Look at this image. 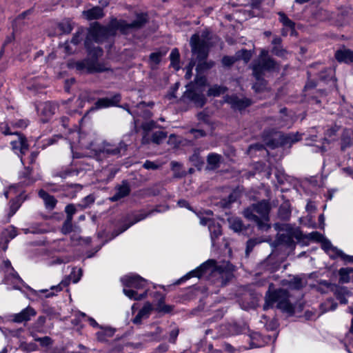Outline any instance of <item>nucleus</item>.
I'll return each mask as SVG.
<instances>
[{
    "label": "nucleus",
    "instance_id": "f257e3e1",
    "mask_svg": "<svg viewBox=\"0 0 353 353\" xmlns=\"http://www.w3.org/2000/svg\"><path fill=\"white\" fill-rule=\"evenodd\" d=\"M147 21V15L143 13L137 14V18L132 23H128L124 20L112 19L106 26H101L98 23L93 24L88 33L85 40V46L89 54L95 57H100L103 54L101 48H92L91 43L94 41L97 43L102 42L109 36L114 35L117 30L123 34H127L132 29H139L143 26Z\"/></svg>",
    "mask_w": 353,
    "mask_h": 353
},
{
    "label": "nucleus",
    "instance_id": "f03ea898",
    "mask_svg": "<svg viewBox=\"0 0 353 353\" xmlns=\"http://www.w3.org/2000/svg\"><path fill=\"white\" fill-rule=\"evenodd\" d=\"M207 274H211L212 281L218 286L225 285L233 276L230 270L222 266H216V261L213 259H209L179 279L176 284H180L191 277L200 278Z\"/></svg>",
    "mask_w": 353,
    "mask_h": 353
},
{
    "label": "nucleus",
    "instance_id": "7ed1b4c3",
    "mask_svg": "<svg viewBox=\"0 0 353 353\" xmlns=\"http://www.w3.org/2000/svg\"><path fill=\"white\" fill-rule=\"evenodd\" d=\"M276 63L272 58L268 54V51L266 50H261L258 58L255 59L252 63L253 75L258 81L254 83L252 88L256 92L263 90L265 87V83L263 79V76L265 72L270 71L274 69Z\"/></svg>",
    "mask_w": 353,
    "mask_h": 353
},
{
    "label": "nucleus",
    "instance_id": "20e7f679",
    "mask_svg": "<svg viewBox=\"0 0 353 353\" xmlns=\"http://www.w3.org/2000/svg\"><path fill=\"white\" fill-rule=\"evenodd\" d=\"M289 298L290 296L286 290L281 288L272 291L269 290L265 294L263 310H268L276 305L278 309L292 314L294 312V307L290 303Z\"/></svg>",
    "mask_w": 353,
    "mask_h": 353
},
{
    "label": "nucleus",
    "instance_id": "39448f33",
    "mask_svg": "<svg viewBox=\"0 0 353 353\" xmlns=\"http://www.w3.org/2000/svg\"><path fill=\"white\" fill-rule=\"evenodd\" d=\"M88 148L94 152L97 159H99L101 157H121L125 154L128 145L123 141L114 144L96 139L94 141H92Z\"/></svg>",
    "mask_w": 353,
    "mask_h": 353
},
{
    "label": "nucleus",
    "instance_id": "423d86ee",
    "mask_svg": "<svg viewBox=\"0 0 353 353\" xmlns=\"http://www.w3.org/2000/svg\"><path fill=\"white\" fill-rule=\"evenodd\" d=\"M121 281L124 287L123 292L126 296L130 299L139 301L143 299L147 296V290L143 293L139 294L136 290L145 289L147 285V281L137 274L125 275L121 279Z\"/></svg>",
    "mask_w": 353,
    "mask_h": 353
},
{
    "label": "nucleus",
    "instance_id": "0eeeda50",
    "mask_svg": "<svg viewBox=\"0 0 353 353\" xmlns=\"http://www.w3.org/2000/svg\"><path fill=\"white\" fill-rule=\"evenodd\" d=\"M210 40V32L208 30L202 31L200 34H194L190 38L192 52L199 61H204L208 55Z\"/></svg>",
    "mask_w": 353,
    "mask_h": 353
},
{
    "label": "nucleus",
    "instance_id": "6e6552de",
    "mask_svg": "<svg viewBox=\"0 0 353 353\" xmlns=\"http://www.w3.org/2000/svg\"><path fill=\"white\" fill-rule=\"evenodd\" d=\"M275 228L283 232L278 235L277 240L279 243L288 247L294 246V239L300 242L304 239V235L297 227H294L290 224H282L281 225L276 224Z\"/></svg>",
    "mask_w": 353,
    "mask_h": 353
},
{
    "label": "nucleus",
    "instance_id": "1a4fd4ad",
    "mask_svg": "<svg viewBox=\"0 0 353 353\" xmlns=\"http://www.w3.org/2000/svg\"><path fill=\"white\" fill-rule=\"evenodd\" d=\"M0 132L4 135L15 134L17 136L16 139L12 141L10 144L12 150L21 158V161L23 162L22 157L29 149L26 138L17 132L11 131L10 128L7 124L0 125Z\"/></svg>",
    "mask_w": 353,
    "mask_h": 353
},
{
    "label": "nucleus",
    "instance_id": "9d476101",
    "mask_svg": "<svg viewBox=\"0 0 353 353\" xmlns=\"http://www.w3.org/2000/svg\"><path fill=\"white\" fill-rule=\"evenodd\" d=\"M92 57L93 55L91 54ZM94 59H85L84 60L78 61L72 63V66L79 72H101L108 70V68L99 63L97 60L98 57L94 56Z\"/></svg>",
    "mask_w": 353,
    "mask_h": 353
},
{
    "label": "nucleus",
    "instance_id": "9b49d317",
    "mask_svg": "<svg viewBox=\"0 0 353 353\" xmlns=\"http://www.w3.org/2000/svg\"><path fill=\"white\" fill-rule=\"evenodd\" d=\"M323 288L334 291L336 299L342 304L347 303L348 299L352 296V292L347 288L336 286L327 281H321L319 283V290H322Z\"/></svg>",
    "mask_w": 353,
    "mask_h": 353
},
{
    "label": "nucleus",
    "instance_id": "f8f14e48",
    "mask_svg": "<svg viewBox=\"0 0 353 353\" xmlns=\"http://www.w3.org/2000/svg\"><path fill=\"white\" fill-rule=\"evenodd\" d=\"M224 101L230 105L234 110L241 111L252 104V100L246 97H239L236 94L226 95Z\"/></svg>",
    "mask_w": 353,
    "mask_h": 353
},
{
    "label": "nucleus",
    "instance_id": "ddd939ff",
    "mask_svg": "<svg viewBox=\"0 0 353 353\" xmlns=\"http://www.w3.org/2000/svg\"><path fill=\"white\" fill-rule=\"evenodd\" d=\"M145 103L141 102L138 103L133 109H130L128 105H125L123 108L128 111L134 118V123L135 125V132H137V125L138 122L139 117L143 118H148L151 116V113L149 110H145Z\"/></svg>",
    "mask_w": 353,
    "mask_h": 353
},
{
    "label": "nucleus",
    "instance_id": "4468645a",
    "mask_svg": "<svg viewBox=\"0 0 353 353\" xmlns=\"http://www.w3.org/2000/svg\"><path fill=\"white\" fill-rule=\"evenodd\" d=\"M185 97L192 101L196 106L200 108L203 107L206 102L203 91L196 88L191 87L188 88L185 92Z\"/></svg>",
    "mask_w": 353,
    "mask_h": 353
},
{
    "label": "nucleus",
    "instance_id": "2eb2a0df",
    "mask_svg": "<svg viewBox=\"0 0 353 353\" xmlns=\"http://www.w3.org/2000/svg\"><path fill=\"white\" fill-rule=\"evenodd\" d=\"M36 315V310L33 307L28 306L27 307L22 310L20 312L14 314L12 316V320L13 322L17 323H26L30 321L31 319L34 317Z\"/></svg>",
    "mask_w": 353,
    "mask_h": 353
},
{
    "label": "nucleus",
    "instance_id": "dca6fc26",
    "mask_svg": "<svg viewBox=\"0 0 353 353\" xmlns=\"http://www.w3.org/2000/svg\"><path fill=\"white\" fill-rule=\"evenodd\" d=\"M121 95L119 94H116L110 98L105 97L98 99L95 103L94 106L92 108V110H99L102 108H105L111 106L117 105V104L121 101Z\"/></svg>",
    "mask_w": 353,
    "mask_h": 353
},
{
    "label": "nucleus",
    "instance_id": "f3484780",
    "mask_svg": "<svg viewBox=\"0 0 353 353\" xmlns=\"http://www.w3.org/2000/svg\"><path fill=\"white\" fill-rule=\"evenodd\" d=\"M300 135L298 133L281 134L276 139V146H291L293 143L300 140Z\"/></svg>",
    "mask_w": 353,
    "mask_h": 353
},
{
    "label": "nucleus",
    "instance_id": "a211bd4d",
    "mask_svg": "<svg viewBox=\"0 0 353 353\" xmlns=\"http://www.w3.org/2000/svg\"><path fill=\"white\" fill-rule=\"evenodd\" d=\"M77 272H78V276L77 278H75L74 276H73V274H75V270L74 269L73 271L71 272V274L68 276L64 278L58 285L51 286L50 290L51 291L55 290L56 292L61 291L63 288H65L69 285V284L70 283L71 279H72L74 283H77L80 280V278L81 276V270L79 269L77 270Z\"/></svg>",
    "mask_w": 353,
    "mask_h": 353
},
{
    "label": "nucleus",
    "instance_id": "6ab92c4d",
    "mask_svg": "<svg viewBox=\"0 0 353 353\" xmlns=\"http://www.w3.org/2000/svg\"><path fill=\"white\" fill-rule=\"evenodd\" d=\"M164 339L162 329L156 327L154 331L146 332L141 336V339L145 342L159 341Z\"/></svg>",
    "mask_w": 353,
    "mask_h": 353
},
{
    "label": "nucleus",
    "instance_id": "aec40b11",
    "mask_svg": "<svg viewBox=\"0 0 353 353\" xmlns=\"http://www.w3.org/2000/svg\"><path fill=\"white\" fill-rule=\"evenodd\" d=\"M130 188L126 181H123L122 184L116 189L115 194L111 197L112 201H117L119 199L128 196L130 194Z\"/></svg>",
    "mask_w": 353,
    "mask_h": 353
},
{
    "label": "nucleus",
    "instance_id": "412c9836",
    "mask_svg": "<svg viewBox=\"0 0 353 353\" xmlns=\"http://www.w3.org/2000/svg\"><path fill=\"white\" fill-rule=\"evenodd\" d=\"M161 212V210H159L157 208L156 209H154V210H151L147 212H141L139 214H137V215H135L134 216V221H132V223H130V224H125L122 226V230L120 231V232L117 233V235H118L119 234L121 233V232H123L124 231H125L126 230H128L131 225H132L133 224L141 221V220H143L144 219H145L146 217L153 214L155 212Z\"/></svg>",
    "mask_w": 353,
    "mask_h": 353
},
{
    "label": "nucleus",
    "instance_id": "4be33fe9",
    "mask_svg": "<svg viewBox=\"0 0 353 353\" xmlns=\"http://www.w3.org/2000/svg\"><path fill=\"white\" fill-rule=\"evenodd\" d=\"M38 194L39 197L43 199L46 209L52 210L55 208L57 201L53 196L49 194L44 190H40Z\"/></svg>",
    "mask_w": 353,
    "mask_h": 353
},
{
    "label": "nucleus",
    "instance_id": "5701e85b",
    "mask_svg": "<svg viewBox=\"0 0 353 353\" xmlns=\"http://www.w3.org/2000/svg\"><path fill=\"white\" fill-rule=\"evenodd\" d=\"M334 56L339 62L353 63V51L349 49L338 50Z\"/></svg>",
    "mask_w": 353,
    "mask_h": 353
},
{
    "label": "nucleus",
    "instance_id": "b1692460",
    "mask_svg": "<svg viewBox=\"0 0 353 353\" xmlns=\"http://www.w3.org/2000/svg\"><path fill=\"white\" fill-rule=\"evenodd\" d=\"M152 307L150 303H146L144 304L143 307L139 310L138 314L133 319V323L134 324L141 323L143 319H146L149 316L150 312L152 311Z\"/></svg>",
    "mask_w": 353,
    "mask_h": 353
},
{
    "label": "nucleus",
    "instance_id": "393cba45",
    "mask_svg": "<svg viewBox=\"0 0 353 353\" xmlns=\"http://www.w3.org/2000/svg\"><path fill=\"white\" fill-rule=\"evenodd\" d=\"M253 209L254 212L259 214L262 218H265L268 216L270 207L268 201H262L253 205Z\"/></svg>",
    "mask_w": 353,
    "mask_h": 353
},
{
    "label": "nucleus",
    "instance_id": "a878e982",
    "mask_svg": "<svg viewBox=\"0 0 353 353\" xmlns=\"http://www.w3.org/2000/svg\"><path fill=\"white\" fill-rule=\"evenodd\" d=\"M83 14L88 20L99 19L104 16L103 9L99 6L83 11Z\"/></svg>",
    "mask_w": 353,
    "mask_h": 353
},
{
    "label": "nucleus",
    "instance_id": "bb28decb",
    "mask_svg": "<svg viewBox=\"0 0 353 353\" xmlns=\"http://www.w3.org/2000/svg\"><path fill=\"white\" fill-rule=\"evenodd\" d=\"M99 329L100 330L96 333L97 338L99 341H105L114 334V330L110 327H103L101 325Z\"/></svg>",
    "mask_w": 353,
    "mask_h": 353
},
{
    "label": "nucleus",
    "instance_id": "cd10ccee",
    "mask_svg": "<svg viewBox=\"0 0 353 353\" xmlns=\"http://www.w3.org/2000/svg\"><path fill=\"white\" fill-rule=\"evenodd\" d=\"M208 229L210 233L212 245H215L216 239L221 235V226L219 223L212 222L208 225Z\"/></svg>",
    "mask_w": 353,
    "mask_h": 353
},
{
    "label": "nucleus",
    "instance_id": "c85d7f7f",
    "mask_svg": "<svg viewBox=\"0 0 353 353\" xmlns=\"http://www.w3.org/2000/svg\"><path fill=\"white\" fill-rule=\"evenodd\" d=\"M279 16V21L283 24V27L288 28L290 31V34L293 35L295 32V23L283 12H278Z\"/></svg>",
    "mask_w": 353,
    "mask_h": 353
},
{
    "label": "nucleus",
    "instance_id": "c756f323",
    "mask_svg": "<svg viewBox=\"0 0 353 353\" xmlns=\"http://www.w3.org/2000/svg\"><path fill=\"white\" fill-rule=\"evenodd\" d=\"M339 273L341 283H353V268H341Z\"/></svg>",
    "mask_w": 353,
    "mask_h": 353
},
{
    "label": "nucleus",
    "instance_id": "7c9ffc66",
    "mask_svg": "<svg viewBox=\"0 0 353 353\" xmlns=\"http://www.w3.org/2000/svg\"><path fill=\"white\" fill-rule=\"evenodd\" d=\"M57 109V106L55 103L48 101L41 105V112L46 117L49 118L55 113Z\"/></svg>",
    "mask_w": 353,
    "mask_h": 353
},
{
    "label": "nucleus",
    "instance_id": "2f4dec72",
    "mask_svg": "<svg viewBox=\"0 0 353 353\" xmlns=\"http://www.w3.org/2000/svg\"><path fill=\"white\" fill-rule=\"evenodd\" d=\"M353 144V130H345L342 137V148H346Z\"/></svg>",
    "mask_w": 353,
    "mask_h": 353
},
{
    "label": "nucleus",
    "instance_id": "473e14b6",
    "mask_svg": "<svg viewBox=\"0 0 353 353\" xmlns=\"http://www.w3.org/2000/svg\"><path fill=\"white\" fill-rule=\"evenodd\" d=\"M9 204V212L8 214V221L19 210L21 205V202L19 198H15L14 199H12Z\"/></svg>",
    "mask_w": 353,
    "mask_h": 353
},
{
    "label": "nucleus",
    "instance_id": "72a5a7b5",
    "mask_svg": "<svg viewBox=\"0 0 353 353\" xmlns=\"http://www.w3.org/2000/svg\"><path fill=\"white\" fill-rule=\"evenodd\" d=\"M246 325H239L236 323H231L228 325V330L230 334H239L244 333L247 330Z\"/></svg>",
    "mask_w": 353,
    "mask_h": 353
},
{
    "label": "nucleus",
    "instance_id": "f704fd0d",
    "mask_svg": "<svg viewBox=\"0 0 353 353\" xmlns=\"http://www.w3.org/2000/svg\"><path fill=\"white\" fill-rule=\"evenodd\" d=\"M227 91V88L221 85H214L209 88L208 95L209 97H219Z\"/></svg>",
    "mask_w": 353,
    "mask_h": 353
},
{
    "label": "nucleus",
    "instance_id": "c9c22d12",
    "mask_svg": "<svg viewBox=\"0 0 353 353\" xmlns=\"http://www.w3.org/2000/svg\"><path fill=\"white\" fill-rule=\"evenodd\" d=\"M221 156L215 153H210L208 156L207 161L211 168H216L219 166Z\"/></svg>",
    "mask_w": 353,
    "mask_h": 353
},
{
    "label": "nucleus",
    "instance_id": "e433bc0d",
    "mask_svg": "<svg viewBox=\"0 0 353 353\" xmlns=\"http://www.w3.org/2000/svg\"><path fill=\"white\" fill-rule=\"evenodd\" d=\"M229 223L230 228L236 232L242 231L244 228L242 221L239 218H230Z\"/></svg>",
    "mask_w": 353,
    "mask_h": 353
},
{
    "label": "nucleus",
    "instance_id": "4c0bfd02",
    "mask_svg": "<svg viewBox=\"0 0 353 353\" xmlns=\"http://www.w3.org/2000/svg\"><path fill=\"white\" fill-rule=\"evenodd\" d=\"M204 345L205 346V341H201L197 345V350L198 351H203L207 353H222L221 350H214L213 346L212 344H208L207 347H204Z\"/></svg>",
    "mask_w": 353,
    "mask_h": 353
},
{
    "label": "nucleus",
    "instance_id": "58836bf2",
    "mask_svg": "<svg viewBox=\"0 0 353 353\" xmlns=\"http://www.w3.org/2000/svg\"><path fill=\"white\" fill-rule=\"evenodd\" d=\"M291 214V210L288 204L285 203L280 206L279 209V216L283 220H288Z\"/></svg>",
    "mask_w": 353,
    "mask_h": 353
},
{
    "label": "nucleus",
    "instance_id": "ea45409f",
    "mask_svg": "<svg viewBox=\"0 0 353 353\" xmlns=\"http://www.w3.org/2000/svg\"><path fill=\"white\" fill-rule=\"evenodd\" d=\"M337 307V303L332 299H327L321 305V309L323 312L333 311Z\"/></svg>",
    "mask_w": 353,
    "mask_h": 353
},
{
    "label": "nucleus",
    "instance_id": "a19ab883",
    "mask_svg": "<svg viewBox=\"0 0 353 353\" xmlns=\"http://www.w3.org/2000/svg\"><path fill=\"white\" fill-rule=\"evenodd\" d=\"M163 55L164 54L161 52L151 53L149 57V61L151 66L153 68L154 65H158L161 62V58Z\"/></svg>",
    "mask_w": 353,
    "mask_h": 353
},
{
    "label": "nucleus",
    "instance_id": "79ce46f5",
    "mask_svg": "<svg viewBox=\"0 0 353 353\" xmlns=\"http://www.w3.org/2000/svg\"><path fill=\"white\" fill-rule=\"evenodd\" d=\"M30 173L31 170L28 168H25L24 171L20 174L21 183L23 185H28L33 183V180L30 178Z\"/></svg>",
    "mask_w": 353,
    "mask_h": 353
},
{
    "label": "nucleus",
    "instance_id": "37998d69",
    "mask_svg": "<svg viewBox=\"0 0 353 353\" xmlns=\"http://www.w3.org/2000/svg\"><path fill=\"white\" fill-rule=\"evenodd\" d=\"M235 56L237 60L242 59L247 63L250 60L252 54L250 50H241L236 52Z\"/></svg>",
    "mask_w": 353,
    "mask_h": 353
},
{
    "label": "nucleus",
    "instance_id": "c03bdc74",
    "mask_svg": "<svg viewBox=\"0 0 353 353\" xmlns=\"http://www.w3.org/2000/svg\"><path fill=\"white\" fill-rule=\"evenodd\" d=\"M17 228L14 226H9L3 232V236L6 239V241H9L10 240L14 239L15 236H17Z\"/></svg>",
    "mask_w": 353,
    "mask_h": 353
},
{
    "label": "nucleus",
    "instance_id": "a18cd8bd",
    "mask_svg": "<svg viewBox=\"0 0 353 353\" xmlns=\"http://www.w3.org/2000/svg\"><path fill=\"white\" fill-rule=\"evenodd\" d=\"M170 59L171 61V65L178 70L179 68V52L176 48H174L172 50L170 54Z\"/></svg>",
    "mask_w": 353,
    "mask_h": 353
},
{
    "label": "nucleus",
    "instance_id": "49530a36",
    "mask_svg": "<svg viewBox=\"0 0 353 353\" xmlns=\"http://www.w3.org/2000/svg\"><path fill=\"white\" fill-rule=\"evenodd\" d=\"M167 134L163 131H157L152 134V141L156 144H160L165 138Z\"/></svg>",
    "mask_w": 353,
    "mask_h": 353
},
{
    "label": "nucleus",
    "instance_id": "de8ad7c7",
    "mask_svg": "<svg viewBox=\"0 0 353 353\" xmlns=\"http://www.w3.org/2000/svg\"><path fill=\"white\" fill-rule=\"evenodd\" d=\"M58 27L63 34H69L72 30V26L70 21L66 20L59 23Z\"/></svg>",
    "mask_w": 353,
    "mask_h": 353
},
{
    "label": "nucleus",
    "instance_id": "09e8293b",
    "mask_svg": "<svg viewBox=\"0 0 353 353\" xmlns=\"http://www.w3.org/2000/svg\"><path fill=\"white\" fill-rule=\"evenodd\" d=\"M268 216L265 218H257L254 222L256 223L259 230L263 231H267L270 228V225L268 223Z\"/></svg>",
    "mask_w": 353,
    "mask_h": 353
},
{
    "label": "nucleus",
    "instance_id": "8fccbe9b",
    "mask_svg": "<svg viewBox=\"0 0 353 353\" xmlns=\"http://www.w3.org/2000/svg\"><path fill=\"white\" fill-rule=\"evenodd\" d=\"M31 336L35 341L39 342L40 345L43 347H48L52 343V340L49 336L37 337L33 333H31Z\"/></svg>",
    "mask_w": 353,
    "mask_h": 353
},
{
    "label": "nucleus",
    "instance_id": "3c124183",
    "mask_svg": "<svg viewBox=\"0 0 353 353\" xmlns=\"http://www.w3.org/2000/svg\"><path fill=\"white\" fill-rule=\"evenodd\" d=\"M20 348L25 352H30L37 350L38 346L35 343H26L23 342L20 345Z\"/></svg>",
    "mask_w": 353,
    "mask_h": 353
},
{
    "label": "nucleus",
    "instance_id": "603ef678",
    "mask_svg": "<svg viewBox=\"0 0 353 353\" xmlns=\"http://www.w3.org/2000/svg\"><path fill=\"white\" fill-rule=\"evenodd\" d=\"M332 258H336V257H341L343 259H346L347 258H350L349 256L346 255L343 252L342 250L338 249L336 247H332V248L330 250V253H328Z\"/></svg>",
    "mask_w": 353,
    "mask_h": 353
},
{
    "label": "nucleus",
    "instance_id": "864d4df0",
    "mask_svg": "<svg viewBox=\"0 0 353 353\" xmlns=\"http://www.w3.org/2000/svg\"><path fill=\"white\" fill-rule=\"evenodd\" d=\"M72 173L71 170L68 168L61 169L60 170H56L52 172L53 177H60L61 179H65L68 176Z\"/></svg>",
    "mask_w": 353,
    "mask_h": 353
},
{
    "label": "nucleus",
    "instance_id": "5fc2aeb1",
    "mask_svg": "<svg viewBox=\"0 0 353 353\" xmlns=\"http://www.w3.org/2000/svg\"><path fill=\"white\" fill-rule=\"evenodd\" d=\"M254 210L253 209V206L250 208H247L245 210L243 214L245 218H247L250 221H255L257 220V218L259 217L256 214H254Z\"/></svg>",
    "mask_w": 353,
    "mask_h": 353
},
{
    "label": "nucleus",
    "instance_id": "6e6d98bb",
    "mask_svg": "<svg viewBox=\"0 0 353 353\" xmlns=\"http://www.w3.org/2000/svg\"><path fill=\"white\" fill-rule=\"evenodd\" d=\"M76 208L73 204L67 205L65 208V212L67 214V219L72 220L73 215L76 213Z\"/></svg>",
    "mask_w": 353,
    "mask_h": 353
},
{
    "label": "nucleus",
    "instance_id": "4d7b16f0",
    "mask_svg": "<svg viewBox=\"0 0 353 353\" xmlns=\"http://www.w3.org/2000/svg\"><path fill=\"white\" fill-rule=\"evenodd\" d=\"M236 61L237 59L235 55L234 57L225 56L222 59V63L225 66L230 67Z\"/></svg>",
    "mask_w": 353,
    "mask_h": 353
},
{
    "label": "nucleus",
    "instance_id": "13d9d810",
    "mask_svg": "<svg viewBox=\"0 0 353 353\" xmlns=\"http://www.w3.org/2000/svg\"><path fill=\"white\" fill-rule=\"evenodd\" d=\"M94 202V198L92 195H88L84 197L83 201H81V203L79 204V205L82 208H88L90 204L93 203Z\"/></svg>",
    "mask_w": 353,
    "mask_h": 353
},
{
    "label": "nucleus",
    "instance_id": "bf43d9fd",
    "mask_svg": "<svg viewBox=\"0 0 353 353\" xmlns=\"http://www.w3.org/2000/svg\"><path fill=\"white\" fill-rule=\"evenodd\" d=\"M272 52L278 57H283L285 55L287 52L285 49L283 48L281 46H273Z\"/></svg>",
    "mask_w": 353,
    "mask_h": 353
},
{
    "label": "nucleus",
    "instance_id": "052dcab7",
    "mask_svg": "<svg viewBox=\"0 0 353 353\" xmlns=\"http://www.w3.org/2000/svg\"><path fill=\"white\" fill-rule=\"evenodd\" d=\"M179 328L174 327L172 330L169 332V338L168 341L170 343H174L179 335Z\"/></svg>",
    "mask_w": 353,
    "mask_h": 353
},
{
    "label": "nucleus",
    "instance_id": "680f3d73",
    "mask_svg": "<svg viewBox=\"0 0 353 353\" xmlns=\"http://www.w3.org/2000/svg\"><path fill=\"white\" fill-rule=\"evenodd\" d=\"M305 238L316 241H322L323 236L318 232H312L311 233H309L307 236H305Z\"/></svg>",
    "mask_w": 353,
    "mask_h": 353
},
{
    "label": "nucleus",
    "instance_id": "e2e57ef3",
    "mask_svg": "<svg viewBox=\"0 0 353 353\" xmlns=\"http://www.w3.org/2000/svg\"><path fill=\"white\" fill-rule=\"evenodd\" d=\"M156 123L154 121H146L142 123L141 128L147 133L155 127Z\"/></svg>",
    "mask_w": 353,
    "mask_h": 353
},
{
    "label": "nucleus",
    "instance_id": "0e129e2a",
    "mask_svg": "<svg viewBox=\"0 0 353 353\" xmlns=\"http://www.w3.org/2000/svg\"><path fill=\"white\" fill-rule=\"evenodd\" d=\"M290 286L293 289H301L303 286L302 280L299 278L295 277L290 282Z\"/></svg>",
    "mask_w": 353,
    "mask_h": 353
},
{
    "label": "nucleus",
    "instance_id": "69168bd1",
    "mask_svg": "<svg viewBox=\"0 0 353 353\" xmlns=\"http://www.w3.org/2000/svg\"><path fill=\"white\" fill-rule=\"evenodd\" d=\"M72 220L70 219H65L63 227H62V232L64 234L69 233L72 231Z\"/></svg>",
    "mask_w": 353,
    "mask_h": 353
},
{
    "label": "nucleus",
    "instance_id": "338daca9",
    "mask_svg": "<svg viewBox=\"0 0 353 353\" xmlns=\"http://www.w3.org/2000/svg\"><path fill=\"white\" fill-rule=\"evenodd\" d=\"M44 187L50 190V191H52V192H59L61 190V185H55V184H53L52 183H46L45 185H44Z\"/></svg>",
    "mask_w": 353,
    "mask_h": 353
},
{
    "label": "nucleus",
    "instance_id": "774afa93",
    "mask_svg": "<svg viewBox=\"0 0 353 353\" xmlns=\"http://www.w3.org/2000/svg\"><path fill=\"white\" fill-rule=\"evenodd\" d=\"M143 167L147 170H157L159 165L153 161L147 160L143 165Z\"/></svg>",
    "mask_w": 353,
    "mask_h": 353
}]
</instances>
